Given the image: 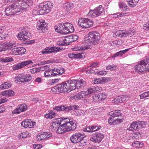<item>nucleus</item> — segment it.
I'll return each instance as SVG.
<instances>
[{
  "instance_id": "1",
  "label": "nucleus",
  "mask_w": 149,
  "mask_h": 149,
  "mask_svg": "<svg viewBox=\"0 0 149 149\" xmlns=\"http://www.w3.org/2000/svg\"><path fill=\"white\" fill-rule=\"evenodd\" d=\"M99 33L96 32H91L86 36L84 40V45L90 46L91 45H96L100 40Z\"/></svg>"
},
{
  "instance_id": "2",
  "label": "nucleus",
  "mask_w": 149,
  "mask_h": 149,
  "mask_svg": "<svg viewBox=\"0 0 149 149\" xmlns=\"http://www.w3.org/2000/svg\"><path fill=\"white\" fill-rule=\"evenodd\" d=\"M58 126H61V127H65L67 129H71V127L72 126L73 129H75L76 127V124L75 122L68 118H64L63 120L61 118H58L55 119L54 121Z\"/></svg>"
},
{
  "instance_id": "3",
  "label": "nucleus",
  "mask_w": 149,
  "mask_h": 149,
  "mask_svg": "<svg viewBox=\"0 0 149 149\" xmlns=\"http://www.w3.org/2000/svg\"><path fill=\"white\" fill-rule=\"evenodd\" d=\"M136 71L139 74L142 73L145 71L149 72V59L141 61L134 67Z\"/></svg>"
},
{
  "instance_id": "4",
  "label": "nucleus",
  "mask_w": 149,
  "mask_h": 149,
  "mask_svg": "<svg viewBox=\"0 0 149 149\" xmlns=\"http://www.w3.org/2000/svg\"><path fill=\"white\" fill-rule=\"evenodd\" d=\"M18 2L15 1L5 8V15L7 16L13 15L20 11V7Z\"/></svg>"
},
{
  "instance_id": "5",
  "label": "nucleus",
  "mask_w": 149,
  "mask_h": 149,
  "mask_svg": "<svg viewBox=\"0 0 149 149\" xmlns=\"http://www.w3.org/2000/svg\"><path fill=\"white\" fill-rule=\"evenodd\" d=\"M40 13L42 15L49 13L53 7V3L50 2H46L40 4Z\"/></svg>"
},
{
  "instance_id": "6",
  "label": "nucleus",
  "mask_w": 149,
  "mask_h": 149,
  "mask_svg": "<svg viewBox=\"0 0 149 149\" xmlns=\"http://www.w3.org/2000/svg\"><path fill=\"white\" fill-rule=\"evenodd\" d=\"M67 81L64 82L57 85L54 86L53 88L51 89V91H54V89L56 90V91H58V92L62 93H69L70 92V89L69 88L68 85L67 84Z\"/></svg>"
},
{
  "instance_id": "7",
  "label": "nucleus",
  "mask_w": 149,
  "mask_h": 149,
  "mask_svg": "<svg viewBox=\"0 0 149 149\" xmlns=\"http://www.w3.org/2000/svg\"><path fill=\"white\" fill-rule=\"evenodd\" d=\"M78 23L80 26L86 29L92 26L93 24V22L89 19L83 18H79Z\"/></svg>"
},
{
  "instance_id": "8",
  "label": "nucleus",
  "mask_w": 149,
  "mask_h": 149,
  "mask_svg": "<svg viewBox=\"0 0 149 149\" xmlns=\"http://www.w3.org/2000/svg\"><path fill=\"white\" fill-rule=\"evenodd\" d=\"M86 137L84 133L82 132H76L74 133L70 138L71 142L73 143H77L81 141Z\"/></svg>"
},
{
  "instance_id": "9",
  "label": "nucleus",
  "mask_w": 149,
  "mask_h": 149,
  "mask_svg": "<svg viewBox=\"0 0 149 149\" xmlns=\"http://www.w3.org/2000/svg\"><path fill=\"white\" fill-rule=\"evenodd\" d=\"M104 11L103 8L101 5L96 7L93 10H91L88 13L90 17H95L100 15Z\"/></svg>"
},
{
  "instance_id": "10",
  "label": "nucleus",
  "mask_w": 149,
  "mask_h": 149,
  "mask_svg": "<svg viewBox=\"0 0 149 149\" xmlns=\"http://www.w3.org/2000/svg\"><path fill=\"white\" fill-rule=\"evenodd\" d=\"M16 2H18L19 4L20 11L26 8L29 6H31L32 3V1L31 0H19L16 1Z\"/></svg>"
},
{
  "instance_id": "11",
  "label": "nucleus",
  "mask_w": 149,
  "mask_h": 149,
  "mask_svg": "<svg viewBox=\"0 0 149 149\" xmlns=\"http://www.w3.org/2000/svg\"><path fill=\"white\" fill-rule=\"evenodd\" d=\"M104 136L103 134L100 132H96L93 134L90 140L95 143H99L102 140Z\"/></svg>"
},
{
  "instance_id": "12",
  "label": "nucleus",
  "mask_w": 149,
  "mask_h": 149,
  "mask_svg": "<svg viewBox=\"0 0 149 149\" xmlns=\"http://www.w3.org/2000/svg\"><path fill=\"white\" fill-rule=\"evenodd\" d=\"M33 63V62L31 60L23 61L13 65V69L15 70H17L23 68L26 66Z\"/></svg>"
},
{
  "instance_id": "13",
  "label": "nucleus",
  "mask_w": 149,
  "mask_h": 149,
  "mask_svg": "<svg viewBox=\"0 0 149 149\" xmlns=\"http://www.w3.org/2000/svg\"><path fill=\"white\" fill-rule=\"evenodd\" d=\"M134 31L130 29L127 31H122L120 30L116 31V36L121 37H126L130 34L132 35H134Z\"/></svg>"
},
{
  "instance_id": "14",
  "label": "nucleus",
  "mask_w": 149,
  "mask_h": 149,
  "mask_svg": "<svg viewBox=\"0 0 149 149\" xmlns=\"http://www.w3.org/2000/svg\"><path fill=\"white\" fill-rule=\"evenodd\" d=\"M30 36V33L28 31H23L18 34L17 37L19 39L25 41L29 39Z\"/></svg>"
},
{
  "instance_id": "15",
  "label": "nucleus",
  "mask_w": 149,
  "mask_h": 149,
  "mask_svg": "<svg viewBox=\"0 0 149 149\" xmlns=\"http://www.w3.org/2000/svg\"><path fill=\"white\" fill-rule=\"evenodd\" d=\"M36 124V122L32 121L31 120L26 119L22 121L21 125L24 128H31L34 127Z\"/></svg>"
},
{
  "instance_id": "16",
  "label": "nucleus",
  "mask_w": 149,
  "mask_h": 149,
  "mask_svg": "<svg viewBox=\"0 0 149 149\" xmlns=\"http://www.w3.org/2000/svg\"><path fill=\"white\" fill-rule=\"evenodd\" d=\"M52 136V133L50 132H43L40 134L38 135L37 138L39 141L46 139Z\"/></svg>"
},
{
  "instance_id": "17",
  "label": "nucleus",
  "mask_w": 149,
  "mask_h": 149,
  "mask_svg": "<svg viewBox=\"0 0 149 149\" xmlns=\"http://www.w3.org/2000/svg\"><path fill=\"white\" fill-rule=\"evenodd\" d=\"M27 108V106L26 104H20L12 111V113L13 114H19L22 112L25 111L26 110Z\"/></svg>"
},
{
  "instance_id": "18",
  "label": "nucleus",
  "mask_w": 149,
  "mask_h": 149,
  "mask_svg": "<svg viewBox=\"0 0 149 149\" xmlns=\"http://www.w3.org/2000/svg\"><path fill=\"white\" fill-rule=\"evenodd\" d=\"M55 30L60 33H65V23H59L55 26Z\"/></svg>"
},
{
  "instance_id": "19",
  "label": "nucleus",
  "mask_w": 149,
  "mask_h": 149,
  "mask_svg": "<svg viewBox=\"0 0 149 149\" xmlns=\"http://www.w3.org/2000/svg\"><path fill=\"white\" fill-rule=\"evenodd\" d=\"M15 43H9L7 42H4L0 44V52L5 51L9 47L15 46Z\"/></svg>"
},
{
  "instance_id": "20",
  "label": "nucleus",
  "mask_w": 149,
  "mask_h": 149,
  "mask_svg": "<svg viewBox=\"0 0 149 149\" xmlns=\"http://www.w3.org/2000/svg\"><path fill=\"white\" fill-rule=\"evenodd\" d=\"M129 99V98L126 95H121L116 97L114 99V103H121L124 101H127Z\"/></svg>"
},
{
  "instance_id": "21",
  "label": "nucleus",
  "mask_w": 149,
  "mask_h": 149,
  "mask_svg": "<svg viewBox=\"0 0 149 149\" xmlns=\"http://www.w3.org/2000/svg\"><path fill=\"white\" fill-rule=\"evenodd\" d=\"M47 25L45 21L42 20H40L38 22L37 28L38 30H40L42 32L45 31L44 29L46 27Z\"/></svg>"
},
{
  "instance_id": "22",
  "label": "nucleus",
  "mask_w": 149,
  "mask_h": 149,
  "mask_svg": "<svg viewBox=\"0 0 149 149\" xmlns=\"http://www.w3.org/2000/svg\"><path fill=\"white\" fill-rule=\"evenodd\" d=\"M89 96H90L89 94L86 92L81 91V92L75 95L74 97L81 100L83 98L88 97Z\"/></svg>"
},
{
  "instance_id": "23",
  "label": "nucleus",
  "mask_w": 149,
  "mask_h": 149,
  "mask_svg": "<svg viewBox=\"0 0 149 149\" xmlns=\"http://www.w3.org/2000/svg\"><path fill=\"white\" fill-rule=\"evenodd\" d=\"M67 81L70 92L76 88V79L70 80Z\"/></svg>"
},
{
  "instance_id": "24",
  "label": "nucleus",
  "mask_w": 149,
  "mask_h": 149,
  "mask_svg": "<svg viewBox=\"0 0 149 149\" xmlns=\"http://www.w3.org/2000/svg\"><path fill=\"white\" fill-rule=\"evenodd\" d=\"M65 33H72L74 31L73 25L69 23H65Z\"/></svg>"
},
{
  "instance_id": "25",
  "label": "nucleus",
  "mask_w": 149,
  "mask_h": 149,
  "mask_svg": "<svg viewBox=\"0 0 149 149\" xmlns=\"http://www.w3.org/2000/svg\"><path fill=\"white\" fill-rule=\"evenodd\" d=\"M72 127V128H71V129L69 130L67 129L65 127H61V126L59 127H58L56 129V132L58 133L61 134L63 133L64 132H65L66 131H69L70 130H73L75 129H73L72 128V126L71 127Z\"/></svg>"
},
{
  "instance_id": "26",
  "label": "nucleus",
  "mask_w": 149,
  "mask_h": 149,
  "mask_svg": "<svg viewBox=\"0 0 149 149\" xmlns=\"http://www.w3.org/2000/svg\"><path fill=\"white\" fill-rule=\"evenodd\" d=\"M14 91L11 90H8L3 91L2 92L1 95L6 97H8L13 96L14 95Z\"/></svg>"
},
{
  "instance_id": "27",
  "label": "nucleus",
  "mask_w": 149,
  "mask_h": 149,
  "mask_svg": "<svg viewBox=\"0 0 149 149\" xmlns=\"http://www.w3.org/2000/svg\"><path fill=\"white\" fill-rule=\"evenodd\" d=\"M15 46L10 47L8 51V53L10 55H18L17 47H15Z\"/></svg>"
},
{
  "instance_id": "28",
  "label": "nucleus",
  "mask_w": 149,
  "mask_h": 149,
  "mask_svg": "<svg viewBox=\"0 0 149 149\" xmlns=\"http://www.w3.org/2000/svg\"><path fill=\"white\" fill-rule=\"evenodd\" d=\"M137 121H134L132 123L129 127L127 128L128 130L134 131L137 130L138 129V127L137 124Z\"/></svg>"
},
{
  "instance_id": "29",
  "label": "nucleus",
  "mask_w": 149,
  "mask_h": 149,
  "mask_svg": "<svg viewBox=\"0 0 149 149\" xmlns=\"http://www.w3.org/2000/svg\"><path fill=\"white\" fill-rule=\"evenodd\" d=\"M76 88L79 89L80 88H82L83 86L86 84L85 81L81 79H79L78 80H76Z\"/></svg>"
},
{
  "instance_id": "30",
  "label": "nucleus",
  "mask_w": 149,
  "mask_h": 149,
  "mask_svg": "<svg viewBox=\"0 0 149 149\" xmlns=\"http://www.w3.org/2000/svg\"><path fill=\"white\" fill-rule=\"evenodd\" d=\"M87 73H95V74H97L98 75H104L107 74V72L106 71L102 70L99 72H95L94 70L91 69V70H88L86 71Z\"/></svg>"
},
{
  "instance_id": "31",
  "label": "nucleus",
  "mask_w": 149,
  "mask_h": 149,
  "mask_svg": "<svg viewBox=\"0 0 149 149\" xmlns=\"http://www.w3.org/2000/svg\"><path fill=\"white\" fill-rule=\"evenodd\" d=\"M106 98L105 95L103 93H100L98 95L93 96V98L97 100H98L99 101L100 100H102Z\"/></svg>"
},
{
  "instance_id": "32",
  "label": "nucleus",
  "mask_w": 149,
  "mask_h": 149,
  "mask_svg": "<svg viewBox=\"0 0 149 149\" xmlns=\"http://www.w3.org/2000/svg\"><path fill=\"white\" fill-rule=\"evenodd\" d=\"M23 80H21V82H28L31 79V76L29 74H23Z\"/></svg>"
},
{
  "instance_id": "33",
  "label": "nucleus",
  "mask_w": 149,
  "mask_h": 149,
  "mask_svg": "<svg viewBox=\"0 0 149 149\" xmlns=\"http://www.w3.org/2000/svg\"><path fill=\"white\" fill-rule=\"evenodd\" d=\"M132 145L136 148H141L144 146V144L139 141H135L132 143Z\"/></svg>"
},
{
  "instance_id": "34",
  "label": "nucleus",
  "mask_w": 149,
  "mask_h": 149,
  "mask_svg": "<svg viewBox=\"0 0 149 149\" xmlns=\"http://www.w3.org/2000/svg\"><path fill=\"white\" fill-rule=\"evenodd\" d=\"M120 113L121 111L118 110L112 111L109 113V115H110L114 118L120 116Z\"/></svg>"
},
{
  "instance_id": "35",
  "label": "nucleus",
  "mask_w": 149,
  "mask_h": 149,
  "mask_svg": "<svg viewBox=\"0 0 149 149\" xmlns=\"http://www.w3.org/2000/svg\"><path fill=\"white\" fill-rule=\"evenodd\" d=\"M68 57L71 58H81L82 56L80 53L74 54L72 53H70L68 54Z\"/></svg>"
},
{
  "instance_id": "36",
  "label": "nucleus",
  "mask_w": 149,
  "mask_h": 149,
  "mask_svg": "<svg viewBox=\"0 0 149 149\" xmlns=\"http://www.w3.org/2000/svg\"><path fill=\"white\" fill-rule=\"evenodd\" d=\"M47 49H48V53H50L52 52H55L59 51L60 50L59 47H47Z\"/></svg>"
},
{
  "instance_id": "37",
  "label": "nucleus",
  "mask_w": 149,
  "mask_h": 149,
  "mask_svg": "<svg viewBox=\"0 0 149 149\" xmlns=\"http://www.w3.org/2000/svg\"><path fill=\"white\" fill-rule=\"evenodd\" d=\"M73 7V4L71 2H68L63 4L64 8L67 11H69Z\"/></svg>"
},
{
  "instance_id": "38",
  "label": "nucleus",
  "mask_w": 149,
  "mask_h": 149,
  "mask_svg": "<svg viewBox=\"0 0 149 149\" xmlns=\"http://www.w3.org/2000/svg\"><path fill=\"white\" fill-rule=\"evenodd\" d=\"M11 84L9 82H4L0 86V88L1 89H7L10 87Z\"/></svg>"
},
{
  "instance_id": "39",
  "label": "nucleus",
  "mask_w": 149,
  "mask_h": 149,
  "mask_svg": "<svg viewBox=\"0 0 149 149\" xmlns=\"http://www.w3.org/2000/svg\"><path fill=\"white\" fill-rule=\"evenodd\" d=\"M129 6L131 7L135 6L138 2L139 0H127Z\"/></svg>"
},
{
  "instance_id": "40",
  "label": "nucleus",
  "mask_w": 149,
  "mask_h": 149,
  "mask_svg": "<svg viewBox=\"0 0 149 149\" xmlns=\"http://www.w3.org/2000/svg\"><path fill=\"white\" fill-rule=\"evenodd\" d=\"M58 127V125L56 124L54 121H52L49 127V129L52 131L54 132L56 131V129H57Z\"/></svg>"
},
{
  "instance_id": "41",
  "label": "nucleus",
  "mask_w": 149,
  "mask_h": 149,
  "mask_svg": "<svg viewBox=\"0 0 149 149\" xmlns=\"http://www.w3.org/2000/svg\"><path fill=\"white\" fill-rule=\"evenodd\" d=\"M67 109H66V107L64 106H56L53 108L54 110H56L57 111H60L63 110L65 111H67Z\"/></svg>"
},
{
  "instance_id": "42",
  "label": "nucleus",
  "mask_w": 149,
  "mask_h": 149,
  "mask_svg": "<svg viewBox=\"0 0 149 149\" xmlns=\"http://www.w3.org/2000/svg\"><path fill=\"white\" fill-rule=\"evenodd\" d=\"M57 115V114L52 111H51L48 114H46L45 117L47 118H52Z\"/></svg>"
},
{
  "instance_id": "43",
  "label": "nucleus",
  "mask_w": 149,
  "mask_h": 149,
  "mask_svg": "<svg viewBox=\"0 0 149 149\" xmlns=\"http://www.w3.org/2000/svg\"><path fill=\"white\" fill-rule=\"evenodd\" d=\"M129 50V49H126L120 51L114 54L113 56L114 57H116L119 56H121L124 54L125 53L128 51Z\"/></svg>"
},
{
  "instance_id": "44",
  "label": "nucleus",
  "mask_w": 149,
  "mask_h": 149,
  "mask_svg": "<svg viewBox=\"0 0 149 149\" xmlns=\"http://www.w3.org/2000/svg\"><path fill=\"white\" fill-rule=\"evenodd\" d=\"M18 55L24 54L26 51L25 49L23 47H17Z\"/></svg>"
},
{
  "instance_id": "45",
  "label": "nucleus",
  "mask_w": 149,
  "mask_h": 149,
  "mask_svg": "<svg viewBox=\"0 0 149 149\" xmlns=\"http://www.w3.org/2000/svg\"><path fill=\"white\" fill-rule=\"evenodd\" d=\"M90 128H91V132H93L99 130L101 128V127L100 125H92Z\"/></svg>"
},
{
  "instance_id": "46",
  "label": "nucleus",
  "mask_w": 149,
  "mask_h": 149,
  "mask_svg": "<svg viewBox=\"0 0 149 149\" xmlns=\"http://www.w3.org/2000/svg\"><path fill=\"white\" fill-rule=\"evenodd\" d=\"M126 14L127 13H123L122 12L121 13H118L113 14V17L116 18L121 17L125 16L126 15Z\"/></svg>"
},
{
  "instance_id": "47",
  "label": "nucleus",
  "mask_w": 149,
  "mask_h": 149,
  "mask_svg": "<svg viewBox=\"0 0 149 149\" xmlns=\"http://www.w3.org/2000/svg\"><path fill=\"white\" fill-rule=\"evenodd\" d=\"M98 88V87H94L93 88H88L87 91H86L90 95V94L92 93L95 92L96 90H97V89Z\"/></svg>"
},
{
  "instance_id": "48",
  "label": "nucleus",
  "mask_w": 149,
  "mask_h": 149,
  "mask_svg": "<svg viewBox=\"0 0 149 149\" xmlns=\"http://www.w3.org/2000/svg\"><path fill=\"white\" fill-rule=\"evenodd\" d=\"M23 74H19L15 78V81L16 83H17L18 82H21V80H23Z\"/></svg>"
},
{
  "instance_id": "49",
  "label": "nucleus",
  "mask_w": 149,
  "mask_h": 149,
  "mask_svg": "<svg viewBox=\"0 0 149 149\" xmlns=\"http://www.w3.org/2000/svg\"><path fill=\"white\" fill-rule=\"evenodd\" d=\"M69 36L71 42L76 41L79 38L78 36L75 34L71 35Z\"/></svg>"
},
{
  "instance_id": "50",
  "label": "nucleus",
  "mask_w": 149,
  "mask_h": 149,
  "mask_svg": "<svg viewBox=\"0 0 149 149\" xmlns=\"http://www.w3.org/2000/svg\"><path fill=\"white\" fill-rule=\"evenodd\" d=\"M29 134L28 132H27L20 133L19 135V138L20 139L26 138L27 137Z\"/></svg>"
},
{
  "instance_id": "51",
  "label": "nucleus",
  "mask_w": 149,
  "mask_h": 149,
  "mask_svg": "<svg viewBox=\"0 0 149 149\" xmlns=\"http://www.w3.org/2000/svg\"><path fill=\"white\" fill-rule=\"evenodd\" d=\"M137 124L139 127L138 129L144 127L146 125V123L144 121H139L137 122Z\"/></svg>"
},
{
  "instance_id": "52",
  "label": "nucleus",
  "mask_w": 149,
  "mask_h": 149,
  "mask_svg": "<svg viewBox=\"0 0 149 149\" xmlns=\"http://www.w3.org/2000/svg\"><path fill=\"white\" fill-rule=\"evenodd\" d=\"M140 99H144L149 97V91L144 92L140 95Z\"/></svg>"
},
{
  "instance_id": "53",
  "label": "nucleus",
  "mask_w": 149,
  "mask_h": 149,
  "mask_svg": "<svg viewBox=\"0 0 149 149\" xmlns=\"http://www.w3.org/2000/svg\"><path fill=\"white\" fill-rule=\"evenodd\" d=\"M57 44L60 46H65V44L64 41L63 37L61 38L56 43Z\"/></svg>"
},
{
  "instance_id": "54",
  "label": "nucleus",
  "mask_w": 149,
  "mask_h": 149,
  "mask_svg": "<svg viewBox=\"0 0 149 149\" xmlns=\"http://www.w3.org/2000/svg\"><path fill=\"white\" fill-rule=\"evenodd\" d=\"M63 38L65 45H69L70 43L72 42L69 36L65 37H63Z\"/></svg>"
},
{
  "instance_id": "55",
  "label": "nucleus",
  "mask_w": 149,
  "mask_h": 149,
  "mask_svg": "<svg viewBox=\"0 0 149 149\" xmlns=\"http://www.w3.org/2000/svg\"><path fill=\"white\" fill-rule=\"evenodd\" d=\"M51 60H48L47 61H40L38 62L37 65H43L45 64H49L50 63Z\"/></svg>"
},
{
  "instance_id": "56",
  "label": "nucleus",
  "mask_w": 149,
  "mask_h": 149,
  "mask_svg": "<svg viewBox=\"0 0 149 149\" xmlns=\"http://www.w3.org/2000/svg\"><path fill=\"white\" fill-rule=\"evenodd\" d=\"M88 48H90V46H87L84 47H77L74 48V50L75 51H79L80 50H84L85 49H87Z\"/></svg>"
},
{
  "instance_id": "57",
  "label": "nucleus",
  "mask_w": 149,
  "mask_h": 149,
  "mask_svg": "<svg viewBox=\"0 0 149 149\" xmlns=\"http://www.w3.org/2000/svg\"><path fill=\"white\" fill-rule=\"evenodd\" d=\"M117 68L116 66L114 65H108L106 67L107 70H116Z\"/></svg>"
},
{
  "instance_id": "58",
  "label": "nucleus",
  "mask_w": 149,
  "mask_h": 149,
  "mask_svg": "<svg viewBox=\"0 0 149 149\" xmlns=\"http://www.w3.org/2000/svg\"><path fill=\"white\" fill-rule=\"evenodd\" d=\"M51 71L49 69L47 70H46L44 72V75L45 77H49L51 76L50 74H49V72Z\"/></svg>"
},
{
  "instance_id": "59",
  "label": "nucleus",
  "mask_w": 149,
  "mask_h": 149,
  "mask_svg": "<svg viewBox=\"0 0 149 149\" xmlns=\"http://www.w3.org/2000/svg\"><path fill=\"white\" fill-rule=\"evenodd\" d=\"M109 123L111 125L114 124V117L111 116L110 118H109L108 119Z\"/></svg>"
},
{
  "instance_id": "60",
  "label": "nucleus",
  "mask_w": 149,
  "mask_h": 149,
  "mask_svg": "<svg viewBox=\"0 0 149 149\" xmlns=\"http://www.w3.org/2000/svg\"><path fill=\"white\" fill-rule=\"evenodd\" d=\"M98 63L94 62L91 63L89 66L92 68H94L98 66Z\"/></svg>"
},
{
  "instance_id": "61",
  "label": "nucleus",
  "mask_w": 149,
  "mask_h": 149,
  "mask_svg": "<svg viewBox=\"0 0 149 149\" xmlns=\"http://www.w3.org/2000/svg\"><path fill=\"white\" fill-rule=\"evenodd\" d=\"M7 37V35H5L4 33H0V40L6 39Z\"/></svg>"
},
{
  "instance_id": "62",
  "label": "nucleus",
  "mask_w": 149,
  "mask_h": 149,
  "mask_svg": "<svg viewBox=\"0 0 149 149\" xmlns=\"http://www.w3.org/2000/svg\"><path fill=\"white\" fill-rule=\"evenodd\" d=\"M4 62H8L13 61V59L12 57H6L4 58Z\"/></svg>"
},
{
  "instance_id": "63",
  "label": "nucleus",
  "mask_w": 149,
  "mask_h": 149,
  "mask_svg": "<svg viewBox=\"0 0 149 149\" xmlns=\"http://www.w3.org/2000/svg\"><path fill=\"white\" fill-rule=\"evenodd\" d=\"M143 29L146 30H149V21L144 25Z\"/></svg>"
},
{
  "instance_id": "64",
  "label": "nucleus",
  "mask_w": 149,
  "mask_h": 149,
  "mask_svg": "<svg viewBox=\"0 0 149 149\" xmlns=\"http://www.w3.org/2000/svg\"><path fill=\"white\" fill-rule=\"evenodd\" d=\"M33 147L35 149H39L42 147V146L40 144H34L33 145Z\"/></svg>"
}]
</instances>
